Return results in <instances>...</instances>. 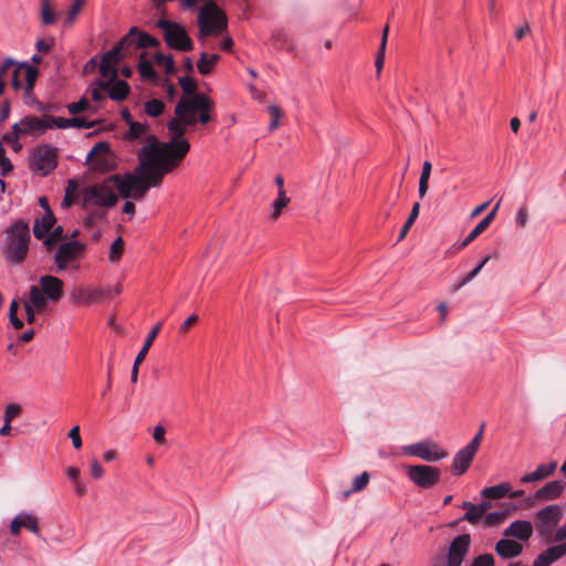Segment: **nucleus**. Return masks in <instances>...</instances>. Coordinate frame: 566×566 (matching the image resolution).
Here are the masks:
<instances>
[{
  "label": "nucleus",
  "instance_id": "f257e3e1",
  "mask_svg": "<svg viewBox=\"0 0 566 566\" xmlns=\"http://www.w3.org/2000/svg\"><path fill=\"white\" fill-rule=\"evenodd\" d=\"M196 123L197 118L190 117L186 111L175 113V117L167 122L170 140L144 145L142 149L146 159L148 161L158 159L172 170L176 169L190 150L189 142L182 137L188 126H193Z\"/></svg>",
  "mask_w": 566,
  "mask_h": 566
},
{
  "label": "nucleus",
  "instance_id": "f03ea898",
  "mask_svg": "<svg viewBox=\"0 0 566 566\" xmlns=\"http://www.w3.org/2000/svg\"><path fill=\"white\" fill-rule=\"evenodd\" d=\"M138 166L135 168L136 180L132 197L143 199L150 188L159 187L164 177L172 171L158 159L147 160L143 149L137 153Z\"/></svg>",
  "mask_w": 566,
  "mask_h": 566
},
{
  "label": "nucleus",
  "instance_id": "7ed1b4c3",
  "mask_svg": "<svg viewBox=\"0 0 566 566\" xmlns=\"http://www.w3.org/2000/svg\"><path fill=\"white\" fill-rule=\"evenodd\" d=\"M31 241L29 223L12 222L4 231L3 259L10 265H20L28 256Z\"/></svg>",
  "mask_w": 566,
  "mask_h": 566
},
{
  "label": "nucleus",
  "instance_id": "20e7f679",
  "mask_svg": "<svg viewBox=\"0 0 566 566\" xmlns=\"http://www.w3.org/2000/svg\"><path fill=\"white\" fill-rule=\"evenodd\" d=\"M117 201L118 195L115 192L109 177L102 182L82 189V207L84 209L96 207L107 210L113 208Z\"/></svg>",
  "mask_w": 566,
  "mask_h": 566
},
{
  "label": "nucleus",
  "instance_id": "39448f33",
  "mask_svg": "<svg viewBox=\"0 0 566 566\" xmlns=\"http://www.w3.org/2000/svg\"><path fill=\"white\" fill-rule=\"evenodd\" d=\"M213 101L206 94H197L193 97H181L175 107V113H186L197 118V122L207 124L212 120L211 112L213 109Z\"/></svg>",
  "mask_w": 566,
  "mask_h": 566
},
{
  "label": "nucleus",
  "instance_id": "423d86ee",
  "mask_svg": "<svg viewBox=\"0 0 566 566\" xmlns=\"http://www.w3.org/2000/svg\"><path fill=\"white\" fill-rule=\"evenodd\" d=\"M563 517V510L557 504H552L539 510L534 518L535 528L538 535L549 544L555 539V528Z\"/></svg>",
  "mask_w": 566,
  "mask_h": 566
},
{
  "label": "nucleus",
  "instance_id": "0eeeda50",
  "mask_svg": "<svg viewBox=\"0 0 566 566\" xmlns=\"http://www.w3.org/2000/svg\"><path fill=\"white\" fill-rule=\"evenodd\" d=\"M471 545L469 534L455 536L449 544L444 555H437L431 559V566H461Z\"/></svg>",
  "mask_w": 566,
  "mask_h": 566
},
{
  "label": "nucleus",
  "instance_id": "6e6552de",
  "mask_svg": "<svg viewBox=\"0 0 566 566\" xmlns=\"http://www.w3.org/2000/svg\"><path fill=\"white\" fill-rule=\"evenodd\" d=\"M200 36L221 33L227 29V17L213 1H209L199 10L198 17Z\"/></svg>",
  "mask_w": 566,
  "mask_h": 566
},
{
  "label": "nucleus",
  "instance_id": "1a4fd4ad",
  "mask_svg": "<svg viewBox=\"0 0 566 566\" xmlns=\"http://www.w3.org/2000/svg\"><path fill=\"white\" fill-rule=\"evenodd\" d=\"M57 165V148L50 144L35 146L29 157V168L41 176H48Z\"/></svg>",
  "mask_w": 566,
  "mask_h": 566
},
{
  "label": "nucleus",
  "instance_id": "9d476101",
  "mask_svg": "<svg viewBox=\"0 0 566 566\" xmlns=\"http://www.w3.org/2000/svg\"><path fill=\"white\" fill-rule=\"evenodd\" d=\"M156 27L163 30L164 40L168 48L181 52L192 50V41L187 34L186 29L179 23L166 19H159L156 22Z\"/></svg>",
  "mask_w": 566,
  "mask_h": 566
},
{
  "label": "nucleus",
  "instance_id": "9b49d317",
  "mask_svg": "<svg viewBox=\"0 0 566 566\" xmlns=\"http://www.w3.org/2000/svg\"><path fill=\"white\" fill-rule=\"evenodd\" d=\"M48 129H51V125L48 124L46 115L42 117L38 116H24L19 123L12 126V133L6 134L3 139L11 142L14 137L19 139L21 136H34L38 137L44 134Z\"/></svg>",
  "mask_w": 566,
  "mask_h": 566
},
{
  "label": "nucleus",
  "instance_id": "f8f14e48",
  "mask_svg": "<svg viewBox=\"0 0 566 566\" xmlns=\"http://www.w3.org/2000/svg\"><path fill=\"white\" fill-rule=\"evenodd\" d=\"M406 473L409 481L420 489H430L441 479L440 469L427 464L407 465Z\"/></svg>",
  "mask_w": 566,
  "mask_h": 566
},
{
  "label": "nucleus",
  "instance_id": "ddd939ff",
  "mask_svg": "<svg viewBox=\"0 0 566 566\" xmlns=\"http://www.w3.org/2000/svg\"><path fill=\"white\" fill-rule=\"evenodd\" d=\"M405 454L419 458L427 462H438L448 457V452L432 440H423L402 448Z\"/></svg>",
  "mask_w": 566,
  "mask_h": 566
},
{
  "label": "nucleus",
  "instance_id": "4468645a",
  "mask_svg": "<svg viewBox=\"0 0 566 566\" xmlns=\"http://www.w3.org/2000/svg\"><path fill=\"white\" fill-rule=\"evenodd\" d=\"M83 250L84 244L76 240L62 243L54 254V263L59 271L65 270L69 263L75 261L81 255Z\"/></svg>",
  "mask_w": 566,
  "mask_h": 566
},
{
  "label": "nucleus",
  "instance_id": "2eb2a0df",
  "mask_svg": "<svg viewBox=\"0 0 566 566\" xmlns=\"http://www.w3.org/2000/svg\"><path fill=\"white\" fill-rule=\"evenodd\" d=\"M124 138L133 143H146L145 145L159 143L157 137L150 133V125L147 122L130 123Z\"/></svg>",
  "mask_w": 566,
  "mask_h": 566
},
{
  "label": "nucleus",
  "instance_id": "dca6fc26",
  "mask_svg": "<svg viewBox=\"0 0 566 566\" xmlns=\"http://www.w3.org/2000/svg\"><path fill=\"white\" fill-rule=\"evenodd\" d=\"M36 286L53 303H57L63 297L64 283L56 276L43 275L40 277L39 285Z\"/></svg>",
  "mask_w": 566,
  "mask_h": 566
},
{
  "label": "nucleus",
  "instance_id": "f3484780",
  "mask_svg": "<svg viewBox=\"0 0 566 566\" xmlns=\"http://www.w3.org/2000/svg\"><path fill=\"white\" fill-rule=\"evenodd\" d=\"M22 527L27 528L28 531H30L31 533H33L35 535H40L38 517L31 512L23 511V512L19 513L11 521L10 533L13 536H17L20 534V531Z\"/></svg>",
  "mask_w": 566,
  "mask_h": 566
},
{
  "label": "nucleus",
  "instance_id": "a211bd4d",
  "mask_svg": "<svg viewBox=\"0 0 566 566\" xmlns=\"http://www.w3.org/2000/svg\"><path fill=\"white\" fill-rule=\"evenodd\" d=\"M136 32L137 27H132L128 33L124 38H122V40L117 42V44L113 49H111L103 55V59L111 61V63L113 64L119 62L124 57V55L130 51V48L133 45L132 36Z\"/></svg>",
  "mask_w": 566,
  "mask_h": 566
},
{
  "label": "nucleus",
  "instance_id": "6ab92c4d",
  "mask_svg": "<svg viewBox=\"0 0 566 566\" xmlns=\"http://www.w3.org/2000/svg\"><path fill=\"white\" fill-rule=\"evenodd\" d=\"M566 555V542L548 547L536 556L533 566H549Z\"/></svg>",
  "mask_w": 566,
  "mask_h": 566
},
{
  "label": "nucleus",
  "instance_id": "aec40b11",
  "mask_svg": "<svg viewBox=\"0 0 566 566\" xmlns=\"http://www.w3.org/2000/svg\"><path fill=\"white\" fill-rule=\"evenodd\" d=\"M114 190L118 191L123 198H129L133 193V186L136 180V174L127 172L125 175H112L109 176Z\"/></svg>",
  "mask_w": 566,
  "mask_h": 566
},
{
  "label": "nucleus",
  "instance_id": "412c9836",
  "mask_svg": "<svg viewBox=\"0 0 566 566\" xmlns=\"http://www.w3.org/2000/svg\"><path fill=\"white\" fill-rule=\"evenodd\" d=\"M533 534L532 523L528 521H515L509 525L503 532L505 537L516 538L518 541H527Z\"/></svg>",
  "mask_w": 566,
  "mask_h": 566
},
{
  "label": "nucleus",
  "instance_id": "4be33fe9",
  "mask_svg": "<svg viewBox=\"0 0 566 566\" xmlns=\"http://www.w3.org/2000/svg\"><path fill=\"white\" fill-rule=\"evenodd\" d=\"M494 549L501 558L510 559L520 556L523 552V546L518 542L507 537L500 539L495 544Z\"/></svg>",
  "mask_w": 566,
  "mask_h": 566
},
{
  "label": "nucleus",
  "instance_id": "5701e85b",
  "mask_svg": "<svg viewBox=\"0 0 566 566\" xmlns=\"http://www.w3.org/2000/svg\"><path fill=\"white\" fill-rule=\"evenodd\" d=\"M56 222L52 210L44 212L41 218H38L33 226V234L39 240H44Z\"/></svg>",
  "mask_w": 566,
  "mask_h": 566
},
{
  "label": "nucleus",
  "instance_id": "b1692460",
  "mask_svg": "<svg viewBox=\"0 0 566 566\" xmlns=\"http://www.w3.org/2000/svg\"><path fill=\"white\" fill-rule=\"evenodd\" d=\"M565 482L555 480L546 483L535 493V499L541 501H552L557 499L564 491Z\"/></svg>",
  "mask_w": 566,
  "mask_h": 566
},
{
  "label": "nucleus",
  "instance_id": "393cba45",
  "mask_svg": "<svg viewBox=\"0 0 566 566\" xmlns=\"http://www.w3.org/2000/svg\"><path fill=\"white\" fill-rule=\"evenodd\" d=\"M474 455L465 449L459 450L452 461L451 471L454 475L463 474L470 467Z\"/></svg>",
  "mask_w": 566,
  "mask_h": 566
},
{
  "label": "nucleus",
  "instance_id": "a878e982",
  "mask_svg": "<svg viewBox=\"0 0 566 566\" xmlns=\"http://www.w3.org/2000/svg\"><path fill=\"white\" fill-rule=\"evenodd\" d=\"M556 469V462L539 464L535 471L521 478V483H531L549 476Z\"/></svg>",
  "mask_w": 566,
  "mask_h": 566
},
{
  "label": "nucleus",
  "instance_id": "bb28decb",
  "mask_svg": "<svg viewBox=\"0 0 566 566\" xmlns=\"http://www.w3.org/2000/svg\"><path fill=\"white\" fill-rule=\"evenodd\" d=\"M129 92H130V87L125 81L115 78L113 82H111V84L108 86L107 95L109 96L111 99H113L115 102H122V101L126 99Z\"/></svg>",
  "mask_w": 566,
  "mask_h": 566
},
{
  "label": "nucleus",
  "instance_id": "cd10ccee",
  "mask_svg": "<svg viewBox=\"0 0 566 566\" xmlns=\"http://www.w3.org/2000/svg\"><path fill=\"white\" fill-rule=\"evenodd\" d=\"M48 298L40 291L36 285H32L29 290V298L24 301L23 305H29L30 307L38 310V312H43L48 304Z\"/></svg>",
  "mask_w": 566,
  "mask_h": 566
},
{
  "label": "nucleus",
  "instance_id": "c85d7f7f",
  "mask_svg": "<svg viewBox=\"0 0 566 566\" xmlns=\"http://www.w3.org/2000/svg\"><path fill=\"white\" fill-rule=\"evenodd\" d=\"M510 491L511 485L509 483H500L497 485L483 489L481 494L488 500H497L507 495Z\"/></svg>",
  "mask_w": 566,
  "mask_h": 566
},
{
  "label": "nucleus",
  "instance_id": "c756f323",
  "mask_svg": "<svg viewBox=\"0 0 566 566\" xmlns=\"http://www.w3.org/2000/svg\"><path fill=\"white\" fill-rule=\"evenodd\" d=\"M122 293L120 284L108 287H96L94 289V303L104 302L112 300Z\"/></svg>",
  "mask_w": 566,
  "mask_h": 566
},
{
  "label": "nucleus",
  "instance_id": "7c9ffc66",
  "mask_svg": "<svg viewBox=\"0 0 566 566\" xmlns=\"http://www.w3.org/2000/svg\"><path fill=\"white\" fill-rule=\"evenodd\" d=\"M163 326V322H159L157 323L149 332L148 336L146 337L145 339V343H144V346L143 348L139 350V353L137 354L136 358H137V364H142L149 350V348L151 347L155 338L157 337L160 328Z\"/></svg>",
  "mask_w": 566,
  "mask_h": 566
},
{
  "label": "nucleus",
  "instance_id": "2f4dec72",
  "mask_svg": "<svg viewBox=\"0 0 566 566\" xmlns=\"http://www.w3.org/2000/svg\"><path fill=\"white\" fill-rule=\"evenodd\" d=\"M219 59H220L219 54L209 55L206 52H202L200 54V59L197 63L199 73L202 75H208L212 71L216 62L219 61Z\"/></svg>",
  "mask_w": 566,
  "mask_h": 566
},
{
  "label": "nucleus",
  "instance_id": "473e14b6",
  "mask_svg": "<svg viewBox=\"0 0 566 566\" xmlns=\"http://www.w3.org/2000/svg\"><path fill=\"white\" fill-rule=\"evenodd\" d=\"M133 44L136 42L137 49L156 48L159 45V41L153 35L142 32L137 29V32L132 36Z\"/></svg>",
  "mask_w": 566,
  "mask_h": 566
},
{
  "label": "nucleus",
  "instance_id": "72a5a7b5",
  "mask_svg": "<svg viewBox=\"0 0 566 566\" xmlns=\"http://www.w3.org/2000/svg\"><path fill=\"white\" fill-rule=\"evenodd\" d=\"M107 210L97 208L87 213L83 224L85 228H94L106 220Z\"/></svg>",
  "mask_w": 566,
  "mask_h": 566
},
{
  "label": "nucleus",
  "instance_id": "f704fd0d",
  "mask_svg": "<svg viewBox=\"0 0 566 566\" xmlns=\"http://www.w3.org/2000/svg\"><path fill=\"white\" fill-rule=\"evenodd\" d=\"M57 14L52 9L51 0H41L40 18L44 25L55 23Z\"/></svg>",
  "mask_w": 566,
  "mask_h": 566
},
{
  "label": "nucleus",
  "instance_id": "c9c22d12",
  "mask_svg": "<svg viewBox=\"0 0 566 566\" xmlns=\"http://www.w3.org/2000/svg\"><path fill=\"white\" fill-rule=\"evenodd\" d=\"M419 212H420V203L419 202H416L413 203L412 208H411V211L409 213V217L407 218L406 222L403 223L401 230H400V233H399V237H398V242L402 241L405 239V237L407 235L408 231L410 230V228L412 227V224L415 223V221L417 220L418 216H419Z\"/></svg>",
  "mask_w": 566,
  "mask_h": 566
},
{
  "label": "nucleus",
  "instance_id": "e433bc0d",
  "mask_svg": "<svg viewBox=\"0 0 566 566\" xmlns=\"http://www.w3.org/2000/svg\"><path fill=\"white\" fill-rule=\"evenodd\" d=\"M165 111V104L160 99L153 98L145 103L144 112L149 117H158Z\"/></svg>",
  "mask_w": 566,
  "mask_h": 566
},
{
  "label": "nucleus",
  "instance_id": "4c0bfd02",
  "mask_svg": "<svg viewBox=\"0 0 566 566\" xmlns=\"http://www.w3.org/2000/svg\"><path fill=\"white\" fill-rule=\"evenodd\" d=\"M71 300L74 304H92L94 303V289L85 290L78 289L72 293Z\"/></svg>",
  "mask_w": 566,
  "mask_h": 566
},
{
  "label": "nucleus",
  "instance_id": "58836bf2",
  "mask_svg": "<svg viewBox=\"0 0 566 566\" xmlns=\"http://www.w3.org/2000/svg\"><path fill=\"white\" fill-rule=\"evenodd\" d=\"M289 202L290 198L286 196L285 191H277V198L272 203V218L277 219Z\"/></svg>",
  "mask_w": 566,
  "mask_h": 566
},
{
  "label": "nucleus",
  "instance_id": "ea45409f",
  "mask_svg": "<svg viewBox=\"0 0 566 566\" xmlns=\"http://www.w3.org/2000/svg\"><path fill=\"white\" fill-rule=\"evenodd\" d=\"M85 2L86 0H73L64 21L65 27H71L74 23Z\"/></svg>",
  "mask_w": 566,
  "mask_h": 566
},
{
  "label": "nucleus",
  "instance_id": "a19ab883",
  "mask_svg": "<svg viewBox=\"0 0 566 566\" xmlns=\"http://www.w3.org/2000/svg\"><path fill=\"white\" fill-rule=\"evenodd\" d=\"M76 190H77V182L73 179L69 180L66 188H65V196L61 203V206L63 208H70L74 203Z\"/></svg>",
  "mask_w": 566,
  "mask_h": 566
},
{
  "label": "nucleus",
  "instance_id": "79ce46f5",
  "mask_svg": "<svg viewBox=\"0 0 566 566\" xmlns=\"http://www.w3.org/2000/svg\"><path fill=\"white\" fill-rule=\"evenodd\" d=\"M124 252V240L122 237H118L111 245L108 260L112 263H117Z\"/></svg>",
  "mask_w": 566,
  "mask_h": 566
},
{
  "label": "nucleus",
  "instance_id": "37998d69",
  "mask_svg": "<svg viewBox=\"0 0 566 566\" xmlns=\"http://www.w3.org/2000/svg\"><path fill=\"white\" fill-rule=\"evenodd\" d=\"M369 481V474L367 472H363L361 474L357 475L353 481V488L352 490H348L343 493V496L346 499L353 492H359L366 488Z\"/></svg>",
  "mask_w": 566,
  "mask_h": 566
},
{
  "label": "nucleus",
  "instance_id": "c03bdc74",
  "mask_svg": "<svg viewBox=\"0 0 566 566\" xmlns=\"http://www.w3.org/2000/svg\"><path fill=\"white\" fill-rule=\"evenodd\" d=\"M179 85L187 97H193L200 94L197 90V84L193 78L189 76H182L179 78Z\"/></svg>",
  "mask_w": 566,
  "mask_h": 566
},
{
  "label": "nucleus",
  "instance_id": "a18cd8bd",
  "mask_svg": "<svg viewBox=\"0 0 566 566\" xmlns=\"http://www.w3.org/2000/svg\"><path fill=\"white\" fill-rule=\"evenodd\" d=\"M490 260V256H485L475 268H473L472 271H470L462 280L459 284H457L454 286V291H458L460 290L462 286H464L465 284H468L469 282H471L479 273L480 271L483 269V266L489 262Z\"/></svg>",
  "mask_w": 566,
  "mask_h": 566
},
{
  "label": "nucleus",
  "instance_id": "49530a36",
  "mask_svg": "<svg viewBox=\"0 0 566 566\" xmlns=\"http://www.w3.org/2000/svg\"><path fill=\"white\" fill-rule=\"evenodd\" d=\"M154 60L157 64H163L165 66L166 74H172L175 72V61L172 55H166L157 52L154 55Z\"/></svg>",
  "mask_w": 566,
  "mask_h": 566
},
{
  "label": "nucleus",
  "instance_id": "de8ad7c7",
  "mask_svg": "<svg viewBox=\"0 0 566 566\" xmlns=\"http://www.w3.org/2000/svg\"><path fill=\"white\" fill-rule=\"evenodd\" d=\"M109 151V144L107 142H98L94 145V147L88 151L85 164L94 160L99 155H104Z\"/></svg>",
  "mask_w": 566,
  "mask_h": 566
},
{
  "label": "nucleus",
  "instance_id": "09e8293b",
  "mask_svg": "<svg viewBox=\"0 0 566 566\" xmlns=\"http://www.w3.org/2000/svg\"><path fill=\"white\" fill-rule=\"evenodd\" d=\"M99 73L103 77H108L109 80L107 82H113L117 77V71L114 67V64L111 63V61H107L102 57L101 64H99Z\"/></svg>",
  "mask_w": 566,
  "mask_h": 566
},
{
  "label": "nucleus",
  "instance_id": "8fccbe9b",
  "mask_svg": "<svg viewBox=\"0 0 566 566\" xmlns=\"http://www.w3.org/2000/svg\"><path fill=\"white\" fill-rule=\"evenodd\" d=\"M108 86H109V82H104L102 80H98L96 82V86L92 90V98L95 102L104 101L107 95Z\"/></svg>",
  "mask_w": 566,
  "mask_h": 566
},
{
  "label": "nucleus",
  "instance_id": "3c124183",
  "mask_svg": "<svg viewBox=\"0 0 566 566\" xmlns=\"http://www.w3.org/2000/svg\"><path fill=\"white\" fill-rule=\"evenodd\" d=\"M489 227L481 220L473 230L467 235V238L461 242L460 248L468 247L472 241H474L482 232H484Z\"/></svg>",
  "mask_w": 566,
  "mask_h": 566
},
{
  "label": "nucleus",
  "instance_id": "603ef678",
  "mask_svg": "<svg viewBox=\"0 0 566 566\" xmlns=\"http://www.w3.org/2000/svg\"><path fill=\"white\" fill-rule=\"evenodd\" d=\"M138 72L143 78L154 80L156 77V72L153 67V64L148 60H142L139 62Z\"/></svg>",
  "mask_w": 566,
  "mask_h": 566
},
{
  "label": "nucleus",
  "instance_id": "864d4df0",
  "mask_svg": "<svg viewBox=\"0 0 566 566\" xmlns=\"http://www.w3.org/2000/svg\"><path fill=\"white\" fill-rule=\"evenodd\" d=\"M485 428V423H481L480 426V430L479 432L473 437V439L463 448L465 449L467 451H469L471 454H475L479 447H480V443H481V440H482V437H483V430Z\"/></svg>",
  "mask_w": 566,
  "mask_h": 566
},
{
  "label": "nucleus",
  "instance_id": "5fc2aeb1",
  "mask_svg": "<svg viewBox=\"0 0 566 566\" xmlns=\"http://www.w3.org/2000/svg\"><path fill=\"white\" fill-rule=\"evenodd\" d=\"M46 119L48 124L51 125V129L54 127L60 129L72 127V118L53 117L51 115H46Z\"/></svg>",
  "mask_w": 566,
  "mask_h": 566
},
{
  "label": "nucleus",
  "instance_id": "6e6d98bb",
  "mask_svg": "<svg viewBox=\"0 0 566 566\" xmlns=\"http://www.w3.org/2000/svg\"><path fill=\"white\" fill-rule=\"evenodd\" d=\"M483 517V514L480 512L476 504L471 507V510L467 511L462 517L459 518V522L465 521L471 524H476L481 518Z\"/></svg>",
  "mask_w": 566,
  "mask_h": 566
},
{
  "label": "nucleus",
  "instance_id": "4d7b16f0",
  "mask_svg": "<svg viewBox=\"0 0 566 566\" xmlns=\"http://www.w3.org/2000/svg\"><path fill=\"white\" fill-rule=\"evenodd\" d=\"M506 513L504 511H495L488 513L484 517V524L488 526H494L502 523L505 520Z\"/></svg>",
  "mask_w": 566,
  "mask_h": 566
},
{
  "label": "nucleus",
  "instance_id": "13d9d810",
  "mask_svg": "<svg viewBox=\"0 0 566 566\" xmlns=\"http://www.w3.org/2000/svg\"><path fill=\"white\" fill-rule=\"evenodd\" d=\"M19 67L20 69H24V76H25V82L28 84H34L35 83V80L39 75V71L36 67L30 65L29 63L27 62H23L21 64H19Z\"/></svg>",
  "mask_w": 566,
  "mask_h": 566
},
{
  "label": "nucleus",
  "instance_id": "bf43d9fd",
  "mask_svg": "<svg viewBox=\"0 0 566 566\" xmlns=\"http://www.w3.org/2000/svg\"><path fill=\"white\" fill-rule=\"evenodd\" d=\"M269 109V113L271 115V120L269 123V129L271 132L275 130L277 127H279V122H280V118L282 116V113H281V109L279 106L276 105H270L268 107Z\"/></svg>",
  "mask_w": 566,
  "mask_h": 566
},
{
  "label": "nucleus",
  "instance_id": "052dcab7",
  "mask_svg": "<svg viewBox=\"0 0 566 566\" xmlns=\"http://www.w3.org/2000/svg\"><path fill=\"white\" fill-rule=\"evenodd\" d=\"M63 237V228L61 226L52 228L49 234L44 238V244L46 248L53 245L59 239Z\"/></svg>",
  "mask_w": 566,
  "mask_h": 566
},
{
  "label": "nucleus",
  "instance_id": "680f3d73",
  "mask_svg": "<svg viewBox=\"0 0 566 566\" xmlns=\"http://www.w3.org/2000/svg\"><path fill=\"white\" fill-rule=\"evenodd\" d=\"M495 560L492 554H482L473 558L469 566H494Z\"/></svg>",
  "mask_w": 566,
  "mask_h": 566
},
{
  "label": "nucleus",
  "instance_id": "e2e57ef3",
  "mask_svg": "<svg viewBox=\"0 0 566 566\" xmlns=\"http://www.w3.org/2000/svg\"><path fill=\"white\" fill-rule=\"evenodd\" d=\"M90 103L85 97H82L78 102L67 105V109L72 115H76L88 108Z\"/></svg>",
  "mask_w": 566,
  "mask_h": 566
},
{
  "label": "nucleus",
  "instance_id": "0e129e2a",
  "mask_svg": "<svg viewBox=\"0 0 566 566\" xmlns=\"http://www.w3.org/2000/svg\"><path fill=\"white\" fill-rule=\"evenodd\" d=\"M21 411V406L19 403H10L6 407L3 420L7 422H11Z\"/></svg>",
  "mask_w": 566,
  "mask_h": 566
},
{
  "label": "nucleus",
  "instance_id": "69168bd1",
  "mask_svg": "<svg viewBox=\"0 0 566 566\" xmlns=\"http://www.w3.org/2000/svg\"><path fill=\"white\" fill-rule=\"evenodd\" d=\"M67 436L71 438L73 447L75 449H80L82 447V439H81V436H80V427L78 426L73 427L69 431Z\"/></svg>",
  "mask_w": 566,
  "mask_h": 566
},
{
  "label": "nucleus",
  "instance_id": "338daca9",
  "mask_svg": "<svg viewBox=\"0 0 566 566\" xmlns=\"http://www.w3.org/2000/svg\"><path fill=\"white\" fill-rule=\"evenodd\" d=\"M95 122L87 120L84 117H74L72 118V127L75 128H92L94 126Z\"/></svg>",
  "mask_w": 566,
  "mask_h": 566
},
{
  "label": "nucleus",
  "instance_id": "774afa93",
  "mask_svg": "<svg viewBox=\"0 0 566 566\" xmlns=\"http://www.w3.org/2000/svg\"><path fill=\"white\" fill-rule=\"evenodd\" d=\"M527 218H528L527 209L526 208H520L517 213H516V217H515L516 226L518 228H524L526 226V223H527Z\"/></svg>",
  "mask_w": 566,
  "mask_h": 566
}]
</instances>
